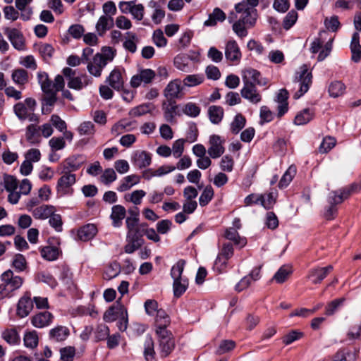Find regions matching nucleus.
Listing matches in <instances>:
<instances>
[{"label": "nucleus", "instance_id": "38", "mask_svg": "<svg viewBox=\"0 0 361 361\" xmlns=\"http://www.w3.org/2000/svg\"><path fill=\"white\" fill-rule=\"evenodd\" d=\"M175 169H176V167L174 166L164 165V166L159 167L158 169H157L155 170H153V169L148 170L145 173L146 178L149 179L152 177H156V176L160 177V176H162L164 175L168 174V173L173 171Z\"/></svg>", "mask_w": 361, "mask_h": 361}, {"label": "nucleus", "instance_id": "61", "mask_svg": "<svg viewBox=\"0 0 361 361\" xmlns=\"http://www.w3.org/2000/svg\"><path fill=\"white\" fill-rule=\"evenodd\" d=\"M12 266L18 271H23L26 269L27 262L24 256L21 254L14 255L12 260Z\"/></svg>", "mask_w": 361, "mask_h": 361}, {"label": "nucleus", "instance_id": "63", "mask_svg": "<svg viewBox=\"0 0 361 361\" xmlns=\"http://www.w3.org/2000/svg\"><path fill=\"white\" fill-rule=\"evenodd\" d=\"M325 27L331 32H336L341 26L338 18L336 16L326 17L324 20Z\"/></svg>", "mask_w": 361, "mask_h": 361}, {"label": "nucleus", "instance_id": "55", "mask_svg": "<svg viewBox=\"0 0 361 361\" xmlns=\"http://www.w3.org/2000/svg\"><path fill=\"white\" fill-rule=\"evenodd\" d=\"M154 341L151 337H147L145 342L144 355L147 361L154 360Z\"/></svg>", "mask_w": 361, "mask_h": 361}, {"label": "nucleus", "instance_id": "18", "mask_svg": "<svg viewBox=\"0 0 361 361\" xmlns=\"http://www.w3.org/2000/svg\"><path fill=\"white\" fill-rule=\"evenodd\" d=\"M241 95L252 104H257L261 101V96L257 92L255 85L244 84L241 90Z\"/></svg>", "mask_w": 361, "mask_h": 361}, {"label": "nucleus", "instance_id": "32", "mask_svg": "<svg viewBox=\"0 0 361 361\" xmlns=\"http://www.w3.org/2000/svg\"><path fill=\"white\" fill-rule=\"evenodd\" d=\"M11 78L16 85L21 87L28 82L29 76L25 70L23 68H18L13 71Z\"/></svg>", "mask_w": 361, "mask_h": 361}, {"label": "nucleus", "instance_id": "27", "mask_svg": "<svg viewBox=\"0 0 361 361\" xmlns=\"http://www.w3.org/2000/svg\"><path fill=\"white\" fill-rule=\"evenodd\" d=\"M140 181L139 176L133 174L123 178L117 190L119 192H125L130 190L133 185L138 184Z\"/></svg>", "mask_w": 361, "mask_h": 361}, {"label": "nucleus", "instance_id": "23", "mask_svg": "<svg viewBox=\"0 0 361 361\" xmlns=\"http://www.w3.org/2000/svg\"><path fill=\"white\" fill-rule=\"evenodd\" d=\"M225 55L228 60L231 61H238L241 54L235 41H228L226 46Z\"/></svg>", "mask_w": 361, "mask_h": 361}, {"label": "nucleus", "instance_id": "49", "mask_svg": "<svg viewBox=\"0 0 361 361\" xmlns=\"http://www.w3.org/2000/svg\"><path fill=\"white\" fill-rule=\"evenodd\" d=\"M39 128L36 125L30 124L26 128L25 137L31 144L38 143L39 142V135H38Z\"/></svg>", "mask_w": 361, "mask_h": 361}, {"label": "nucleus", "instance_id": "22", "mask_svg": "<svg viewBox=\"0 0 361 361\" xmlns=\"http://www.w3.org/2000/svg\"><path fill=\"white\" fill-rule=\"evenodd\" d=\"M114 26V18L107 16H102L98 19L95 29L99 36H102Z\"/></svg>", "mask_w": 361, "mask_h": 361}, {"label": "nucleus", "instance_id": "1", "mask_svg": "<svg viewBox=\"0 0 361 361\" xmlns=\"http://www.w3.org/2000/svg\"><path fill=\"white\" fill-rule=\"evenodd\" d=\"M0 300L12 296V293L19 289L23 283V279L15 275L11 270H7L0 276Z\"/></svg>", "mask_w": 361, "mask_h": 361}, {"label": "nucleus", "instance_id": "11", "mask_svg": "<svg viewBox=\"0 0 361 361\" xmlns=\"http://www.w3.org/2000/svg\"><path fill=\"white\" fill-rule=\"evenodd\" d=\"M127 310L120 303H116L109 307L104 314L103 319L106 322H113L117 319L126 314Z\"/></svg>", "mask_w": 361, "mask_h": 361}, {"label": "nucleus", "instance_id": "60", "mask_svg": "<svg viewBox=\"0 0 361 361\" xmlns=\"http://www.w3.org/2000/svg\"><path fill=\"white\" fill-rule=\"evenodd\" d=\"M276 194L275 192H269L264 195H260V203L266 209H270L275 203Z\"/></svg>", "mask_w": 361, "mask_h": 361}, {"label": "nucleus", "instance_id": "13", "mask_svg": "<svg viewBox=\"0 0 361 361\" xmlns=\"http://www.w3.org/2000/svg\"><path fill=\"white\" fill-rule=\"evenodd\" d=\"M332 265H328L326 267H316L311 269L307 276L308 279H312V283L318 284L333 270Z\"/></svg>", "mask_w": 361, "mask_h": 361}, {"label": "nucleus", "instance_id": "28", "mask_svg": "<svg viewBox=\"0 0 361 361\" xmlns=\"http://www.w3.org/2000/svg\"><path fill=\"white\" fill-rule=\"evenodd\" d=\"M226 19V13L219 8H215L204 21L205 26H214L218 22H223Z\"/></svg>", "mask_w": 361, "mask_h": 361}, {"label": "nucleus", "instance_id": "59", "mask_svg": "<svg viewBox=\"0 0 361 361\" xmlns=\"http://www.w3.org/2000/svg\"><path fill=\"white\" fill-rule=\"evenodd\" d=\"M214 196V190L212 186L207 185L202 192L199 202L200 204L202 207L207 205L212 199Z\"/></svg>", "mask_w": 361, "mask_h": 361}, {"label": "nucleus", "instance_id": "53", "mask_svg": "<svg viewBox=\"0 0 361 361\" xmlns=\"http://www.w3.org/2000/svg\"><path fill=\"white\" fill-rule=\"evenodd\" d=\"M345 90L343 83L340 81L332 82L329 87V93L332 97H338L341 96Z\"/></svg>", "mask_w": 361, "mask_h": 361}, {"label": "nucleus", "instance_id": "26", "mask_svg": "<svg viewBox=\"0 0 361 361\" xmlns=\"http://www.w3.org/2000/svg\"><path fill=\"white\" fill-rule=\"evenodd\" d=\"M314 116V111L312 109H304L296 114L294 118V123L297 126L305 125L312 121Z\"/></svg>", "mask_w": 361, "mask_h": 361}, {"label": "nucleus", "instance_id": "8", "mask_svg": "<svg viewBox=\"0 0 361 361\" xmlns=\"http://www.w3.org/2000/svg\"><path fill=\"white\" fill-rule=\"evenodd\" d=\"M183 87L181 81L179 79H175L169 82L164 90V97L169 100H173L182 97Z\"/></svg>", "mask_w": 361, "mask_h": 361}, {"label": "nucleus", "instance_id": "21", "mask_svg": "<svg viewBox=\"0 0 361 361\" xmlns=\"http://www.w3.org/2000/svg\"><path fill=\"white\" fill-rule=\"evenodd\" d=\"M97 233V228L94 224H86L78 231V238L82 241H87L92 239Z\"/></svg>", "mask_w": 361, "mask_h": 361}, {"label": "nucleus", "instance_id": "17", "mask_svg": "<svg viewBox=\"0 0 361 361\" xmlns=\"http://www.w3.org/2000/svg\"><path fill=\"white\" fill-rule=\"evenodd\" d=\"M126 224L128 229L126 237H140L141 224H139L137 215L127 217Z\"/></svg>", "mask_w": 361, "mask_h": 361}, {"label": "nucleus", "instance_id": "56", "mask_svg": "<svg viewBox=\"0 0 361 361\" xmlns=\"http://www.w3.org/2000/svg\"><path fill=\"white\" fill-rule=\"evenodd\" d=\"M59 255V249L55 247L47 246L41 250L42 257L49 261L56 259Z\"/></svg>", "mask_w": 361, "mask_h": 361}, {"label": "nucleus", "instance_id": "25", "mask_svg": "<svg viewBox=\"0 0 361 361\" xmlns=\"http://www.w3.org/2000/svg\"><path fill=\"white\" fill-rule=\"evenodd\" d=\"M259 72L251 68H245L242 71L243 81L246 85L261 84L259 80Z\"/></svg>", "mask_w": 361, "mask_h": 361}, {"label": "nucleus", "instance_id": "36", "mask_svg": "<svg viewBox=\"0 0 361 361\" xmlns=\"http://www.w3.org/2000/svg\"><path fill=\"white\" fill-rule=\"evenodd\" d=\"M225 237L229 240L233 241L235 245L240 247H244L247 243L245 238L240 237L235 228H229L226 231Z\"/></svg>", "mask_w": 361, "mask_h": 361}, {"label": "nucleus", "instance_id": "45", "mask_svg": "<svg viewBox=\"0 0 361 361\" xmlns=\"http://www.w3.org/2000/svg\"><path fill=\"white\" fill-rule=\"evenodd\" d=\"M138 42V38L137 35L132 32H128L126 33V39L123 42V47L129 51L134 53L137 49L136 43Z\"/></svg>", "mask_w": 361, "mask_h": 361}, {"label": "nucleus", "instance_id": "33", "mask_svg": "<svg viewBox=\"0 0 361 361\" xmlns=\"http://www.w3.org/2000/svg\"><path fill=\"white\" fill-rule=\"evenodd\" d=\"M143 235H145L148 240L154 243H159L161 240L157 231L153 228H149L146 223L141 224L140 238H142Z\"/></svg>", "mask_w": 361, "mask_h": 361}, {"label": "nucleus", "instance_id": "48", "mask_svg": "<svg viewBox=\"0 0 361 361\" xmlns=\"http://www.w3.org/2000/svg\"><path fill=\"white\" fill-rule=\"evenodd\" d=\"M296 174V167L290 166L281 178L279 186L281 188L287 187Z\"/></svg>", "mask_w": 361, "mask_h": 361}, {"label": "nucleus", "instance_id": "41", "mask_svg": "<svg viewBox=\"0 0 361 361\" xmlns=\"http://www.w3.org/2000/svg\"><path fill=\"white\" fill-rule=\"evenodd\" d=\"M154 316L157 329H166L170 324V319L166 312L164 310L159 309Z\"/></svg>", "mask_w": 361, "mask_h": 361}, {"label": "nucleus", "instance_id": "52", "mask_svg": "<svg viewBox=\"0 0 361 361\" xmlns=\"http://www.w3.org/2000/svg\"><path fill=\"white\" fill-rule=\"evenodd\" d=\"M345 300V298H340L329 302L326 306L325 314L327 316L334 314L338 308L343 305Z\"/></svg>", "mask_w": 361, "mask_h": 361}, {"label": "nucleus", "instance_id": "31", "mask_svg": "<svg viewBox=\"0 0 361 361\" xmlns=\"http://www.w3.org/2000/svg\"><path fill=\"white\" fill-rule=\"evenodd\" d=\"M191 64V61L188 56L178 55L174 59V66L183 72H190L192 70Z\"/></svg>", "mask_w": 361, "mask_h": 361}, {"label": "nucleus", "instance_id": "14", "mask_svg": "<svg viewBox=\"0 0 361 361\" xmlns=\"http://www.w3.org/2000/svg\"><path fill=\"white\" fill-rule=\"evenodd\" d=\"M124 70L121 71L119 68H114L108 77L107 81L109 85L116 90H121L123 87L124 80L123 78V73Z\"/></svg>", "mask_w": 361, "mask_h": 361}, {"label": "nucleus", "instance_id": "10", "mask_svg": "<svg viewBox=\"0 0 361 361\" xmlns=\"http://www.w3.org/2000/svg\"><path fill=\"white\" fill-rule=\"evenodd\" d=\"M5 34L15 49L19 51H23L25 49L24 37L18 30L16 28H6L5 29Z\"/></svg>", "mask_w": 361, "mask_h": 361}, {"label": "nucleus", "instance_id": "30", "mask_svg": "<svg viewBox=\"0 0 361 361\" xmlns=\"http://www.w3.org/2000/svg\"><path fill=\"white\" fill-rule=\"evenodd\" d=\"M292 273L293 269L290 265H283L279 269L272 279L278 283H283L288 280Z\"/></svg>", "mask_w": 361, "mask_h": 361}, {"label": "nucleus", "instance_id": "40", "mask_svg": "<svg viewBox=\"0 0 361 361\" xmlns=\"http://www.w3.org/2000/svg\"><path fill=\"white\" fill-rule=\"evenodd\" d=\"M16 6L20 11V18L23 20H27L30 18L32 13L30 8H26L30 3L27 0H16Z\"/></svg>", "mask_w": 361, "mask_h": 361}, {"label": "nucleus", "instance_id": "15", "mask_svg": "<svg viewBox=\"0 0 361 361\" xmlns=\"http://www.w3.org/2000/svg\"><path fill=\"white\" fill-rule=\"evenodd\" d=\"M135 123V122L126 119L120 120L112 126L111 133L115 136H118L126 132L132 131L136 128Z\"/></svg>", "mask_w": 361, "mask_h": 361}, {"label": "nucleus", "instance_id": "29", "mask_svg": "<svg viewBox=\"0 0 361 361\" xmlns=\"http://www.w3.org/2000/svg\"><path fill=\"white\" fill-rule=\"evenodd\" d=\"M350 49L352 60L355 62H358L361 59V45L360 44V35L358 32H355L353 35Z\"/></svg>", "mask_w": 361, "mask_h": 361}, {"label": "nucleus", "instance_id": "4", "mask_svg": "<svg viewBox=\"0 0 361 361\" xmlns=\"http://www.w3.org/2000/svg\"><path fill=\"white\" fill-rule=\"evenodd\" d=\"M159 336L160 353L162 357L168 356L175 347L173 336L166 329H156Z\"/></svg>", "mask_w": 361, "mask_h": 361}, {"label": "nucleus", "instance_id": "50", "mask_svg": "<svg viewBox=\"0 0 361 361\" xmlns=\"http://www.w3.org/2000/svg\"><path fill=\"white\" fill-rule=\"evenodd\" d=\"M38 336L35 331L25 332L23 341L25 347L33 349L38 345Z\"/></svg>", "mask_w": 361, "mask_h": 361}, {"label": "nucleus", "instance_id": "35", "mask_svg": "<svg viewBox=\"0 0 361 361\" xmlns=\"http://www.w3.org/2000/svg\"><path fill=\"white\" fill-rule=\"evenodd\" d=\"M257 18V11L255 9H250L247 8L245 10V12L239 19L243 21L247 27H252L255 25Z\"/></svg>", "mask_w": 361, "mask_h": 361}, {"label": "nucleus", "instance_id": "51", "mask_svg": "<svg viewBox=\"0 0 361 361\" xmlns=\"http://www.w3.org/2000/svg\"><path fill=\"white\" fill-rule=\"evenodd\" d=\"M245 118L242 114H238L237 115H235L234 119L231 123V131L234 134L238 133L240 130L244 128V126H245Z\"/></svg>", "mask_w": 361, "mask_h": 361}, {"label": "nucleus", "instance_id": "57", "mask_svg": "<svg viewBox=\"0 0 361 361\" xmlns=\"http://www.w3.org/2000/svg\"><path fill=\"white\" fill-rule=\"evenodd\" d=\"M204 78L202 75L194 74L187 75L183 80V85L187 87H193L203 82Z\"/></svg>", "mask_w": 361, "mask_h": 361}, {"label": "nucleus", "instance_id": "19", "mask_svg": "<svg viewBox=\"0 0 361 361\" xmlns=\"http://www.w3.org/2000/svg\"><path fill=\"white\" fill-rule=\"evenodd\" d=\"M53 315L49 312H39L32 317L31 322L34 326L43 328L49 325L52 321Z\"/></svg>", "mask_w": 361, "mask_h": 361}, {"label": "nucleus", "instance_id": "47", "mask_svg": "<svg viewBox=\"0 0 361 361\" xmlns=\"http://www.w3.org/2000/svg\"><path fill=\"white\" fill-rule=\"evenodd\" d=\"M128 244L125 246V252L126 253H133L137 250L143 244L142 238L140 237H126Z\"/></svg>", "mask_w": 361, "mask_h": 361}, {"label": "nucleus", "instance_id": "62", "mask_svg": "<svg viewBox=\"0 0 361 361\" xmlns=\"http://www.w3.org/2000/svg\"><path fill=\"white\" fill-rule=\"evenodd\" d=\"M120 272V266L118 263L114 262L110 264L104 273V278L109 280L118 275Z\"/></svg>", "mask_w": 361, "mask_h": 361}, {"label": "nucleus", "instance_id": "58", "mask_svg": "<svg viewBox=\"0 0 361 361\" xmlns=\"http://www.w3.org/2000/svg\"><path fill=\"white\" fill-rule=\"evenodd\" d=\"M28 109L23 102H18L13 106V111L16 116L22 121L27 119L29 117Z\"/></svg>", "mask_w": 361, "mask_h": 361}, {"label": "nucleus", "instance_id": "42", "mask_svg": "<svg viewBox=\"0 0 361 361\" xmlns=\"http://www.w3.org/2000/svg\"><path fill=\"white\" fill-rule=\"evenodd\" d=\"M37 80L42 91L44 93H49L53 91L52 82L49 79L48 74L45 72H39L37 73Z\"/></svg>", "mask_w": 361, "mask_h": 361}, {"label": "nucleus", "instance_id": "34", "mask_svg": "<svg viewBox=\"0 0 361 361\" xmlns=\"http://www.w3.org/2000/svg\"><path fill=\"white\" fill-rule=\"evenodd\" d=\"M68 335V329L63 326H56L49 331L50 338L56 341H63L67 338Z\"/></svg>", "mask_w": 361, "mask_h": 361}, {"label": "nucleus", "instance_id": "12", "mask_svg": "<svg viewBox=\"0 0 361 361\" xmlns=\"http://www.w3.org/2000/svg\"><path fill=\"white\" fill-rule=\"evenodd\" d=\"M131 161L135 166L142 169L150 165L152 157L147 151L137 150L133 153Z\"/></svg>", "mask_w": 361, "mask_h": 361}, {"label": "nucleus", "instance_id": "64", "mask_svg": "<svg viewBox=\"0 0 361 361\" xmlns=\"http://www.w3.org/2000/svg\"><path fill=\"white\" fill-rule=\"evenodd\" d=\"M75 355V349L72 346H67L60 349V357L63 361H73Z\"/></svg>", "mask_w": 361, "mask_h": 361}, {"label": "nucleus", "instance_id": "24", "mask_svg": "<svg viewBox=\"0 0 361 361\" xmlns=\"http://www.w3.org/2000/svg\"><path fill=\"white\" fill-rule=\"evenodd\" d=\"M126 211L124 207L120 204L114 205L111 209V219L114 227H120L122 220L125 218Z\"/></svg>", "mask_w": 361, "mask_h": 361}, {"label": "nucleus", "instance_id": "46", "mask_svg": "<svg viewBox=\"0 0 361 361\" xmlns=\"http://www.w3.org/2000/svg\"><path fill=\"white\" fill-rule=\"evenodd\" d=\"M233 248L231 245L227 244L224 245L221 253L218 255L216 259V264L221 263L222 264H226V261L233 256Z\"/></svg>", "mask_w": 361, "mask_h": 361}, {"label": "nucleus", "instance_id": "16", "mask_svg": "<svg viewBox=\"0 0 361 361\" xmlns=\"http://www.w3.org/2000/svg\"><path fill=\"white\" fill-rule=\"evenodd\" d=\"M107 64L97 54L94 56L92 61L87 66L88 72L94 77H99L102 75L103 68Z\"/></svg>", "mask_w": 361, "mask_h": 361}, {"label": "nucleus", "instance_id": "37", "mask_svg": "<svg viewBox=\"0 0 361 361\" xmlns=\"http://www.w3.org/2000/svg\"><path fill=\"white\" fill-rule=\"evenodd\" d=\"M224 111L219 106H211L208 109V115L210 121L214 124L219 123L223 119Z\"/></svg>", "mask_w": 361, "mask_h": 361}, {"label": "nucleus", "instance_id": "20", "mask_svg": "<svg viewBox=\"0 0 361 361\" xmlns=\"http://www.w3.org/2000/svg\"><path fill=\"white\" fill-rule=\"evenodd\" d=\"M56 212V208L52 205L42 204L32 209V216L37 219H47Z\"/></svg>", "mask_w": 361, "mask_h": 361}, {"label": "nucleus", "instance_id": "54", "mask_svg": "<svg viewBox=\"0 0 361 361\" xmlns=\"http://www.w3.org/2000/svg\"><path fill=\"white\" fill-rule=\"evenodd\" d=\"M152 105L151 104H142L137 106L133 108L129 115L133 117H139L143 116L147 113H150L152 109Z\"/></svg>", "mask_w": 361, "mask_h": 361}, {"label": "nucleus", "instance_id": "39", "mask_svg": "<svg viewBox=\"0 0 361 361\" xmlns=\"http://www.w3.org/2000/svg\"><path fill=\"white\" fill-rule=\"evenodd\" d=\"M75 183V174L66 173L58 180L57 188L60 190H66Z\"/></svg>", "mask_w": 361, "mask_h": 361}, {"label": "nucleus", "instance_id": "6", "mask_svg": "<svg viewBox=\"0 0 361 361\" xmlns=\"http://www.w3.org/2000/svg\"><path fill=\"white\" fill-rule=\"evenodd\" d=\"M156 76V73L152 69L141 70L137 74L134 75L130 81V86L137 88L144 84H149L152 82Z\"/></svg>", "mask_w": 361, "mask_h": 361}, {"label": "nucleus", "instance_id": "2", "mask_svg": "<svg viewBox=\"0 0 361 361\" xmlns=\"http://www.w3.org/2000/svg\"><path fill=\"white\" fill-rule=\"evenodd\" d=\"M312 75L307 65L301 66L296 71L293 80V90H295L293 97L299 99L306 93L312 84Z\"/></svg>", "mask_w": 361, "mask_h": 361}, {"label": "nucleus", "instance_id": "9", "mask_svg": "<svg viewBox=\"0 0 361 361\" xmlns=\"http://www.w3.org/2000/svg\"><path fill=\"white\" fill-rule=\"evenodd\" d=\"M33 309V301L32 300L30 295L25 293L22 296L16 307V314L20 318L26 317L30 314Z\"/></svg>", "mask_w": 361, "mask_h": 361}, {"label": "nucleus", "instance_id": "43", "mask_svg": "<svg viewBox=\"0 0 361 361\" xmlns=\"http://www.w3.org/2000/svg\"><path fill=\"white\" fill-rule=\"evenodd\" d=\"M3 339L10 345H16L20 342V336L15 329H7L2 332Z\"/></svg>", "mask_w": 361, "mask_h": 361}, {"label": "nucleus", "instance_id": "44", "mask_svg": "<svg viewBox=\"0 0 361 361\" xmlns=\"http://www.w3.org/2000/svg\"><path fill=\"white\" fill-rule=\"evenodd\" d=\"M87 85L88 80L86 75L71 78L68 82V86L69 88L77 90H81Z\"/></svg>", "mask_w": 361, "mask_h": 361}, {"label": "nucleus", "instance_id": "3", "mask_svg": "<svg viewBox=\"0 0 361 361\" xmlns=\"http://www.w3.org/2000/svg\"><path fill=\"white\" fill-rule=\"evenodd\" d=\"M185 265V261L180 259L171 268V276L173 279V290L174 296L179 298L188 288V281L182 278V274Z\"/></svg>", "mask_w": 361, "mask_h": 361}, {"label": "nucleus", "instance_id": "7", "mask_svg": "<svg viewBox=\"0 0 361 361\" xmlns=\"http://www.w3.org/2000/svg\"><path fill=\"white\" fill-rule=\"evenodd\" d=\"M358 188L357 185H352L348 188H343L338 191H332L329 193L328 202L330 204H338L350 197L351 193Z\"/></svg>", "mask_w": 361, "mask_h": 361}, {"label": "nucleus", "instance_id": "5", "mask_svg": "<svg viewBox=\"0 0 361 361\" xmlns=\"http://www.w3.org/2000/svg\"><path fill=\"white\" fill-rule=\"evenodd\" d=\"M225 140L218 135H212L209 137L208 154L212 159L220 157L225 152Z\"/></svg>", "mask_w": 361, "mask_h": 361}]
</instances>
